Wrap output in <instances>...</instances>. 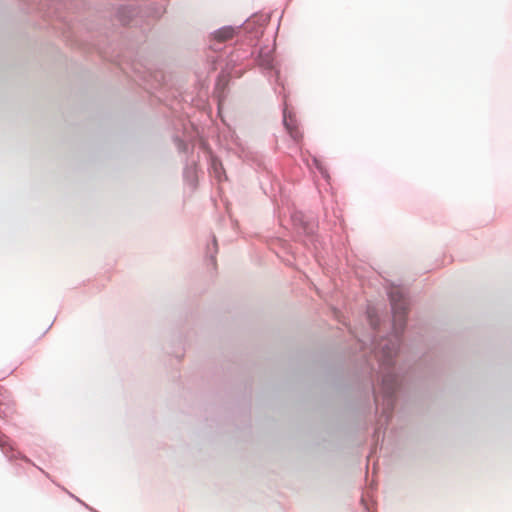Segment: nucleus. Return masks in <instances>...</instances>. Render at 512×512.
<instances>
[{
    "label": "nucleus",
    "mask_w": 512,
    "mask_h": 512,
    "mask_svg": "<svg viewBox=\"0 0 512 512\" xmlns=\"http://www.w3.org/2000/svg\"><path fill=\"white\" fill-rule=\"evenodd\" d=\"M392 311H393V324L396 332L402 331L405 326V319L407 313V301L404 297L403 291L399 287H394L389 292Z\"/></svg>",
    "instance_id": "obj_1"
},
{
    "label": "nucleus",
    "mask_w": 512,
    "mask_h": 512,
    "mask_svg": "<svg viewBox=\"0 0 512 512\" xmlns=\"http://www.w3.org/2000/svg\"><path fill=\"white\" fill-rule=\"evenodd\" d=\"M397 388V380L396 376L392 374H387L383 377L382 383H381V392L383 394V397L388 398L390 401L391 396L395 392Z\"/></svg>",
    "instance_id": "obj_2"
},
{
    "label": "nucleus",
    "mask_w": 512,
    "mask_h": 512,
    "mask_svg": "<svg viewBox=\"0 0 512 512\" xmlns=\"http://www.w3.org/2000/svg\"><path fill=\"white\" fill-rule=\"evenodd\" d=\"M284 124H285L287 130L289 131L290 136L295 141H300L302 139V133L299 130V128H298V126L296 124V121L291 116H289V117L285 116L284 117Z\"/></svg>",
    "instance_id": "obj_3"
},
{
    "label": "nucleus",
    "mask_w": 512,
    "mask_h": 512,
    "mask_svg": "<svg viewBox=\"0 0 512 512\" xmlns=\"http://www.w3.org/2000/svg\"><path fill=\"white\" fill-rule=\"evenodd\" d=\"M236 30L231 27H223L214 33V39L218 42H225L232 39L235 36Z\"/></svg>",
    "instance_id": "obj_4"
},
{
    "label": "nucleus",
    "mask_w": 512,
    "mask_h": 512,
    "mask_svg": "<svg viewBox=\"0 0 512 512\" xmlns=\"http://www.w3.org/2000/svg\"><path fill=\"white\" fill-rule=\"evenodd\" d=\"M392 354H393V353H392L391 351H387V352H386V351L383 349V355H384V357H386V358H391V357H392Z\"/></svg>",
    "instance_id": "obj_5"
}]
</instances>
